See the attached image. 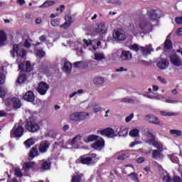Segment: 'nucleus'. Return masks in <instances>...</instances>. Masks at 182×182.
Instances as JSON below:
<instances>
[{
	"instance_id": "obj_32",
	"label": "nucleus",
	"mask_w": 182,
	"mask_h": 182,
	"mask_svg": "<svg viewBox=\"0 0 182 182\" xmlns=\"http://www.w3.org/2000/svg\"><path fill=\"white\" fill-rule=\"evenodd\" d=\"M50 168V162L49 161H44L40 167L41 171H45L46 170H49Z\"/></svg>"
},
{
	"instance_id": "obj_43",
	"label": "nucleus",
	"mask_w": 182,
	"mask_h": 182,
	"mask_svg": "<svg viewBox=\"0 0 182 182\" xmlns=\"http://www.w3.org/2000/svg\"><path fill=\"white\" fill-rule=\"evenodd\" d=\"M121 102L122 103H130L131 105H134L136 103V101H134V98H129V97H124L121 100Z\"/></svg>"
},
{
	"instance_id": "obj_60",
	"label": "nucleus",
	"mask_w": 182,
	"mask_h": 182,
	"mask_svg": "<svg viewBox=\"0 0 182 182\" xmlns=\"http://www.w3.org/2000/svg\"><path fill=\"white\" fill-rule=\"evenodd\" d=\"M133 117H134V114H130L129 116H128V117H126L125 122H126L127 123H129V122L132 121V119H133Z\"/></svg>"
},
{
	"instance_id": "obj_26",
	"label": "nucleus",
	"mask_w": 182,
	"mask_h": 182,
	"mask_svg": "<svg viewBox=\"0 0 182 182\" xmlns=\"http://www.w3.org/2000/svg\"><path fill=\"white\" fill-rule=\"evenodd\" d=\"M6 73V68L5 67L0 68V85L5 83V75Z\"/></svg>"
},
{
	"instance_id": "obj_62",
	"label": "nucleus",
	"mask_w": 182,
	"mask_h": 182,
	"mask_svg": "<svg viewBox=\"0 0 182 182\" xmlns=\"http://www.w3.org/2000/svg\"><path fill=\"white\" fill-rule=\"evenodd\" d=\"M175 22L178 25H182V17H176Z\"/></svg>"
},
{
	"instance_id": "obj_8",
	"label": "nucleus",
	"mask_w": 182,
	"mask_h": 182,
	"mask_svg": "<svg viewBox=\"0 0 182 182\" xmlns=\"http://www.w3.org/2000/svg\"><path fill=\"white\" fill-rule=\"evenodd\" d=\"M113 38L115 41H124V39H126V33L120 28L114 30L113 32Z\"/></svg>"
},
{
	"instance_id": "obj_46",
	"label": "nucleus",
	"mask_w": 182,
	"mask_h": 182,
	"mask_svg": "<svg viewBox=\"0 0 182 182\" xmlns=\"http://www.w3.org/2000/svg\"><path fill=\"white\" fill-rule=\"evenodd\" d=\"M26 80V74H21L18 76L17 79V83H23Z\"/></svg>"
},
{
	"instance_id": "obj_18",
	"label": "nucleus",
	"mask_w": 182,
	"mask_h": 182,
	"mask_svg": "<svg viewBox=\"0 0 182 182\" xmlns=\"http://www.w3.org/2000/svg\"><path fill=\"white\" fill-rule=\"evenodd\" d=\"M49 146L50 144L48 141H43L40 143L38 150L40 153H46L48 151V149H49Z\"/></svg>"
},
{
	"instance_id": "obj_33",
	"label": "nucleus",
	"mask_w": 182,
	"mask_h": 182,
	"mask_svg": "<svg viewBox=\"0 0 182 182\" xmlns=\"http://www.w3.org/2000/svg\"><path fill=\"white\" fill-rule=\"evenodd\" d=\"M6 42V33L1 31H0V46H4Z\"/></svg>"
},
{
	"instance_id": "obj_54",
	"label": "nucleus",
	"mask_w": 182,
	"mask_h": 182,
	"mask_svg": "<svg viewBox=\"0 0 182 182\" xmlns=\"http://www.w3.org/2000/svg\"><path fill=\"white\" fill-rule=\"evenodd\" d=\"M82 93H83V90H78L76 92H73L71 95H69V97L70 99L75 97V96H76V95H82Z\"/></svg>"
},
{
	"instance_id": "obj_39",
	"label": "nucleus",
	"mask_w": 182,
	"mask_h": 182,
	"mask_svg": "<svg viewBox=\"0 0 182 182\" xmlns=\"http://www.w3.org/2000/svg\"><path fill=\"white\" fill-rule=\"evenodd\" d=\"M33 144H35L34 138H30L24 141V145L27 149H29L31 146H33Z\"/></svg>"
},
{
	"instance_id": "obj_1",
	"label": "nucleus",
	"mask_w": 182,
	"mask_h": 182,
	"mask_svg": "<svg viewBox=\"0 0 182 182\" xmlns=\"http://www.w3.org/2000/svg\"><path fill=\"white\" fill-rule=\"evenodd\" d=\"M148 19L140 20L136 23V28L132 31V33L136 36L139 33V35H146V33H150L153 31V25L151 22H154L157 21L160 16L159 13L156 10L151 9L147 12Z\"/></svg>"
},
{
	"instance_id": "obj_56",
	"label": "nucleus",
	"mask_w": 182,
	"mask_h": 182,
	"mask_svg": "<svg viewBox=\"0 0 182 182\" xmlns=\"http://www.w3.org/2000/svg\"><path fill=\"white\" fill-rule=\"evenodd\" d=\"M46 55V53L43 51V50H38L37 51V56H39V58H43Z\"/></svg>"
},
{
	"instance_id": "obj_6",
	"label": "nucleus",
	"mask_w": 182,
	"mask_h": 182,
	"mask_svg": "<svg viewBox=\"0 0 182 182\" xmlns=\"http://www.w3.org/2000/svg\"><path fill=\"white\" fill-rule=\"evenodd\" d=\"M96 154H91L89 156H83L80 157V163L82 164H92L96 161Z\"/></svg>"
},
{
	"instance_id": "obj_44",
	"label": "nucleus",
	"mask_w": 182,
	"mask_h": 182,
	"mask_svg": "<svg viewBox=\"0 0 182 182\" xmlns=\"http://www.w3.org/2000/svg\"><path fill=\"white\" fill-rule=\"evenodd\" d=\"M129 157V153L127 152H122L117 156L118 160H124V159H127Z\"/></svg>"
},
{
	"instance_id": "obj_5",
	"label": "nucleus",
	"mask_w": 182,
	"mask_h": 182,
	"mask_svg": "<svg viewBox=\"0 0 182 182\" xmlns=\"http://www.w3.org/2000/svg\"><path fill=\"white\" fill-rule=\"evenodd\" d=\"M5 105L7 107H13L14 109H19L22 104L21 103V100L16 97H9L5 101Z\"/></svg>"
},
{
	"instance_id": "obj_31",
	"label": "nucleus",
	"mask_w": 182,
	"mask_h": 182,
	"mask_svg": "<svg viewBox=\"0 0 182 182\" xmlns=\"http://www.w3.org/2000/svg\"><path fill=\"white\" fill-rule=\"evenodd\" d=\"M162 102H165V103H171L172 105H176V103H178V101L177 100H175L174 98L171 97H164L161 100Z\"/></svg>"
},
{
	"instance_id": "obj_27",
	"label": "nucleus",
	"mask_w": 182,
	"mask_h": 182,
	"mask_svg": "<svg viewBox=\"0 0 182 182\" xmlns=\"http://www.w3.org/2000/svg\"><path fill=\"white\" fill-rule=\"evenodd\" d=\"M88 108H92L95 113H97V112H100V110H102V107H100V105L96 102H90L88 105Z\"/></svg>"
},
{
	"instance_id": "obj_19",
	"label": "nucleus",
	"mask_w": 182,
	"mask_h": 182,
	"mask_svg": "<svg viewBox=\"0 0 182 182\" xmlns=\"http://www.w3.org/2000/svg\"><path fill=\"white\" fill-rule=\"evenodd\" d=\"M23 99L26 102H30V103H33L35 102V94L32 91H28L23 96Z\"/></svg>"
},
{
	"instance_id": "obj_14",
	"label": "nucleus",
	"mask_w": 182,
	"mask_h": 182,
	"mask_svg": "<svg viewBox=\"0 0 182 182\" xmlns=\"http://www.w3.org/2000/svg\"><path fill=\"white\" fill-rule=\"evenodd\" d=\"M170 62L174 66H181L182 65L181 58L178 57L176 53L170 55Z\"/></svg>"
},
{
	"instance_id": "obj_53",
	"label": "nucleus",
	"mask_w": 182,
	"mask_h": 182,
	"mask_svg": "<svg viewBox=\"0 0 182 182\" xmlns=\"http://www.w3.org/2000/svg\"><path fill=\"white\" fill-rule=\"evenodd\" d=\"M83 43H84V48H87L90 46V45H93V41L90 40L84 39Z\"/></svg>"
},
{
	"instance_id": "obj_35",
	"label": "nucleus",
	"mask_w": 182,
	"mask_h": 182,
	"mask_svg": "<svg viewBox=\"0 0 182 182\" xmlns=\"http://www.w3.org/2000/svg\"><path fill=\"white\" fill-rule=\"evenodd\" d=\"M39 152L38 151V149L33 147L29 153V157L30 159H35V157H37L38 156Z\"/></svg>"
},
{
	"instance_id": "obj_2",
	"label": "nucleus",
	"mask_w": 182,
	"mask_h": 182,
	"mask_svg": "<svg viewBox=\"0 0 182 182\" xmlns=\"http://www.w3.org/2000/svg\"><path fill=\"white\" fill-rule=\"evenodd\" d=\"M145 142L150 146H154L156 149H158L160 151H163V144L156 140V136L153 134V132L148 131L146 134Z\"/></svg>"
},
{
	"instance_id": "obj_57",
	"label": "nucleus",
	"mask_w": 182,
	"mask_h": 182,
	"mask_svg": "<svg viewBox=\"0 0 182 182\" xmlns=\"http://www.w3.org/2000/svg\"><path fill=\"white\" fill-rule=\"evenodd\" d=\"M80 176H74L72 178L73 182H80Z\"/></svg>"
},
{
	"instance_id": "obj_63",
	"label": "nucleus",
	"mask_w": 182,
	"mask_h": 182,
	"mask_svg": "<svg viewBox=\"0 0 182 182\" xmlns=\"http://www.w3.org/2000/svg\"><path fill=\"white\" fill-rule=\"evenodd\" d=\"M157 80L161 82V83H163V85H166L167 83V81L162 77H158Z\"/></svg>"
},
{
	"instance_id": "obj_40",
	"label": "nucleus",
	"mask_w": 182,
	"mask_h": 182,
	"mask_svg": "<svg viewBox=\"0 0 182 182\" xmlns=\"http://www.w3.org/2000/svg\"><path fill=\"white\" fill-rule=\"evenodd\" d=\"M128 177L132 180V181L139 182L140 180H139V175L137 173L133 172L129 174H128Z\"/></svg>"
},
{
	"instance_id": "obj_61",
	"label": "nucleus",
	"mask_w": 182,
	"mask_h": 182,
	"mask_svg": "<svg viewBox=\"0 0 182 182\" xmlns=\"http://www.w3.org/2000/svg\"><path fill=\"white\" fill-rule=\"evenodd\" d=\"M168 156L173 163H176V161H177V158H176V155H168Z\"/></svg>"
},
{
	"instance_id": "obj_41",
	"label": "nucleus",
	"mask_w": 182,
	"mask_h": 182,
	"mask_svg": "<svg viewBox=\"0 0 182 182\" xmlns=\"http://www.w3.org/2000/svg\"><path fill=\"white\" fill-rule=\"evenodd\" d=\"M53 5H55L54 1H46L39 8H49V6H52Z\"/></svg>"
},
{
	"instance_id": "obj_38",
	"label": "nucleus",
	"mask_w": 182,
	"mask_h": 182,
	"mask_svg": "<svg viewBox=\"0 0 182 182\" xmlns=\"http://www.w3.org/2000/svg\"><path fill=\"white\" fill-rule=\"evenodd\" d=\"M170 134H171V136H173V137H181L182 132L181 130L178 129H171L170 131Z\"/></svg>"
},
{
	"instance_id": "obj_55",
	"label": "nucleus",
	"mask_w": 182,
	"mask_h": 182,
	"mask_svg": "<svg viewBox=\"0 0 182 182\" xmlns=\"http://www.w3.org/2000/svg\"><path fill=\"white\" fill-rule=\"evenodd\" d=\"M65 22L70 25H72L73 23V18L69 15L65 16Z\"/></svg>"
},
{
	"instance_id": "obj_7",
	"label": "nucleus",
	"mask_w": 182,
	"mask_h": 182,
	"mask_svg": "<svg viewBox=\"0 0 182 182\" xmlns=\"http://www.w3.org/2000/svg\"><path fill=\"white\" fill-rule=\"evenodd\" d=\"M23 134V127L22 125L15 126L11 132V137H22Z\"/></svg>"
},
{
	"instance_id": "obj_17",
	"label": "nucleus",
	"mask_w": 182,
	"mask_h": 182,
	"mask_svg": "<svg viewBox=\"0 0 182 182\" xmlns=\"http://www.w3.org/2000/svg\"><path fill=\"white\" fill-rule=\"evenodd\" d=\"M117 136H119L120 137H126L127 134L129 133V129L126 128V127H121L116 128Z\"/></svg>"
},
{
	"instance_id": "obj_13",
	"label": "nucleus",
	"mask_w": 182,
	"mask_h": 182,
	"mask_svg": "<svg viewBox=\"0 0 182 182\" xmlns=\"http://www.w3.org/2000/svg\"><path fill=\"white\" fill-rule=\"evenodd\" d=\"M48 89L49 85L45 82H41L37 87L38 93L41 95H46V92H48Z\"/></svg>"
},
{
	"instance_id": "obj_64",
	"label": "nucleus",
	"mask_w": 182,
	"mask_h": 182,
	"mask_svg": "<svg viewBox=\"0 0 182 182\" xmlns=\"http://www.w3.org/2000/svg\"><path fill=\"white\" fill-rule=\"evenodd\" d=\"M176 35L178 36H182V28H178L176 30Z\"/></svg>"
},
{
	"instance_id": "obj_51",
	"label": "nucleus",
	"mask_w": 182,
	"mask_h": 182,
	"mask_svg": "<svg viewBox=\"0 0 182 182\" xmlns=\"http://www.w3.org/2000/svg\"><path fill=\"white\" fill-rule=\"evenodd\" d=\"M14 174L15 176H16V177H22V176H23V174L22 173V171H21V169H19L18 168H16L14 169Z\"/></svg>"
},
{
	"instance_id": "obj_3",
	"label": "nucleus",
	"mask_w": 182,
	"mask_h": 182,
	"mask_svg": "<svg viewBox=\"0 0 182 182\" xmlns=\"http://www.w3.org/2000/svg\"><path fill=\"white\" fill-rule=\"evenodd\" d=\"M25 129L30 133H38L41 130V125L36 121H29L25 124Z\"/></svg>"
},
{
	"instance_id": "obj_45",
	"label": "nucleus",
	"mask_w": 182,
	"mask_h": 182,
	"mask_svg": "<svg viewBox=\"0 0 182 182\" xmlns=\"http://www.w3.org/2000/svg\"><path fill=\"white\" fill-rule=\"evenodd\" d=\"M70 120H73V122H79V116L78 112H74L70 114Z\"/></svg>"
},
{
	"instance_id": "obj_50",
	"label": "nucleus",
	"mask_w": 182,
	"mask_h": 182,
	"mask_svg": "<svg viewBox=\"0 0 182 182\" xmlns=\"http://www.w3.org/2000/svg\"><path fill=\"white\" fill-rule=\"evenodd\" d=\"M165 48L166 49H171L172 48L171 41L168 39V37L165 41Z\"/></svg>"
},
{
	"instance_id": "obj_47",
	"label": "nucleus",
	"mask_w": 182,
	"mask_h": 182,
	"mask_svg": "<svg viewBox=\"0 0 182 182\" xmlns=\"http://www.w3.org/2000/svg\"><path fill=\"white\" fill-rule=\"evenodd\" d=\"M130 49L134 52H139V50L141 51V46H139L137 44H132L130 46Z\"/></svg>"
},
{
	"instance_id": "obj_10",
	"label": "nucleus",
	"mask_w": 182,
	"mask_h": 182,
	"mask_svg": "<svg viewBox=\"0 0 182 182\" xmlns=\"http://www.w3.org/2000/svg\"><path fill=\"white\" fill-rule=\"evenodd\" d=\"M143 96L147 97L148 99H155L156 100H161V99H164V96L160 94H151V88L148 89V92H144Z\"/></svg>"
},
{
	"instance_id": "obj_11",
	"label": "nucleus",
	"mask_w": 182,
	"mask_h": 182,
	"mask_svg": "<svg viewBox=\"0 0 182 182\" xmlns=\"http://www.w3.org/2000/svg\"><path fill=\"white\" fill-rule=\"evenodd\" d=\"M19 70H23V72H31L32 71V65H31V62L24 61L20 64H18Z\"/></svg>"
},
{
	"instance_id": "obj_9",
	"label": "nucleus",
	"mask_w": 182,
	"mask_h": 182,
	"mask_svg": "<svg viewBox=\"0 0 182 182\" xmlns=\"http://www.w3.org/2000/svg\"><path fill=\"white\" fill-rule=\"evenodd\" d=\"M100 134H102V136H106L107 137H111L112 139H113V137H117L116 129L114 132V129L112 128H107L105 129H102V131H100Z\"/></svg>"
},
{
	"instance_id": "obj_59",
	"label": "nucleus",
	"mask_w": 182,
	"mask_h": 182,
	"mask_svg": "<svg viewBox=\"0 0 182 182\" xmlns=\"http://www.w3.org/2000/svg\"><path fill=\"white\" fill-rule=\"evenodd\" d=\"M65 5H61L58 8L56 9L57 12H60V14H62L63 11H65Z\"/></svg>"
},
{
	"instance_id": "obj_4",
	"label": "nucleus",
	"mask_w": 182,
	"mask_h": 182,
	"mask_svg": "<svg viewBox=\"0 0 182 182\" xmlns=\"http://www.w3.org/2000/svg\"><path fill=\"white\" fill-rule=\"evenodd\" d=\"M11 53H13V58H15V55L18 56L16 60L18 63H19V58L22 59L26 56V51L23 49H19V46L16 44L14 45Z\"/></svg>"
},
{
	"instance_id": "obj_21",
	"label": "nucleus",
	"mask_w": 182,
	"mask_h": 182,
	"mask_svg": "<svg viewBox=\"0 0 182 182\" xmlns=\"http://www.w3.org/2000/svg\"><path fill=\"white\" fill-rule=\"evenodd\" d=\"M161 176L164 182H171V176L164 169L160 171Z\"/></svg>"
},
{
	"instance_id": "obj_15",
	"label": "nucleus",
	"mask_w": 182,
	"mask_h": 182,
	"mask_svg": "<svg viewBox=\"0 0 182 182\" xmlns=\"http://www.w3.org/2000/svg\"><path fill=\"white\" fill-rule=\"evenodd\" d=\"M151 52H154V48H153L151 44L145 46L144 47L141 46V53L144 56H147V55H150Z\"/></svg>"
},
{
	"instance_id": "obj_30",
	"label": "nucleus",
	"mask_w": 182,
	"mask_h": 182,
	"mask_svg": "<svg viewBox=\"0 0 182 182\" xmlns=\"http://www.w3.org/2000/svg\"><path fill=\"white\" fill-rule=\"evenodd\" d=\"M82 139V136L77 135L75 136L71 141H69V144H71V146H76L78 144L79 141Z\"/></svg>"
},
{
	"instance_id": "obj_37",
	"label": "nucleus",
	"mask_w": 182,
	"mask_h": 182,
	"mask_svg": "<svg viewBox=\"0 0 182 182\" xmlns=\"http://www.w3.org/2000/svg\"><path fill=\"white\" fill-rule=\"evenodd\" d=\"M163 154L160 151V150H154L152 152V157L155 160H157V159H161L163 157Z\"/></svg>"
},
{
	"instance_id": "obj_36",
	"label": "nucleus",
	"mask_w": 182,
	"mask_h": 182,
	"mask_svg": "<svg viewBox=\"0 0 182 182\" xmlns=\"http://www.w3.org/2000/svg\"><path fill=\"white\" fill-rule=\"evenodd\" d=\"M86 117H89L88 112H78V122H82V120H85Z\"/></svg>"
},
{
	"instance_id": "obj_23",
	"label": "nucleus",
	"mask_w": 182,
	"mask_h": 182,
	"mask_svg": "<svg viewBox=\"0 0 182 182\" xmlns=\"http://www.w3.org/2000/svg\"><path fill=\"white\" fill-rule=\"evenodd\" d=\"M92 59L100 62L102 60H105V59H106V56L105 55V53L102 52H95L94 53V58H92Z\"/></svg>"
},
{
	"instance_id": "obj_58",
	"label": "nucleus",
	"mask_w": 182,
	"mask_h": 182,
	"mask_svg": "<svg viewBox=\"0 0 182 182\" xmlns=\"http://www.w3.org/2000/svg\"><path fill=\"white\" fill-rule=\"evenodd\" d=\"M70 27V24L68 23H66V21L60 26V28H63V29H69Z\"/></svg>"
},
{
	"instance_id": "obj_20",
	"label": "nucleus",
	"mask_w": 182,
	"mask_h": 182,
	"mask_svg": "<svg viewBox=\"0 0 182 182\" xmlns=\"http://www.w3.org/2000/svg\"><path fill=\"white\" fill-rule=\"evenodd\" d=\"M95 32L98 35H105L107 32V27L105 23H100L98 25L97 28H95Z\"/></svg>"
},
{
	"instance_id": "obj_48",
	"label": "nucleus",
	"mask_w": 182,
	"mask_h": 182,
	"mask_svg": "<svg viewBox=\"0 0 182 182\" xmlns=\"http://www.w3.org/2000/svg\"><path fill=\"white\" fill-rule=\"evenodd\" d=\"M161 114L162 116H177V113L170 112H167V111H161Z\"/></svg>"
},
{
	"instance_id": "obj_25",
	"label": "nucleus",
	"mask_w": 182,
	"mask_h": 182,
	"mask_svg": "<svg viewBox=\"0 0 182 182\" xmlns=\"http://www.w3.org/2000/svg\"><path fill=\"white\" fill-rule=\"evenodd\" d=\"M63 70L67 75L70 74L72 72V64L70 62H65L63 65Z\"/></svg>"
},
{
	"instance_id": "obj_42",
	"label": "nucleus",
	"mask_w": 182,
	"mask_h": 182,
	"mask_svg": "<svg viewBox=\"0 0 182 182\" xmlns=\"http://www.w3.org/2000/svg\"><path fill=\"white\" fill-rule=\"evenodd\" d=\"M139 131L136 128H133L129 132V136L131 137H139Z\"/></svg>"
},
{
	"instance_id": "obj_24",
	"label": "nucleus",
	"mask_w": 182,
	"mask_h": 182,
	"mask_svg": "<svg viewBox=\"0 0 182 182\" xmlns=\"http://www.w3.org/2000/svg\"><path fill=\"white\" fill-rule=\"evenodd\" d=\"M168 61H167V60L166 59H162L159 60L157 63L158 68L161 70L167 69V68H168Z\"/></svg>"
},
{
	"instance_id": "obj_34",
	"label": "nucleus",
	"mask_w": 182,
	"mask_h": 182,
	"mask_svg": "<svg viewBox=\"0 0 182 182\" xmlns=\"http://www.w3.org/2000/svg\"><path fill=\"white\" fill-rule=\"evenodd\" d=\"M93 83L95 85H103L105 83V78L100 76L95 77L93 78Z\"/></svg>"
},
{
	"instance_id": "obj_16",
	"label": "nucleus",
	"mask_w": 182,
	"mask_h": 182,
	"mask_svg": "<svg viewBox=\"0 0 182 182\" xmlns=\"http://www.w3.org/2000/svg\"><path fill=\"white\" fill-rule=\"evenodd\" d=\"M146 122H149V123H152L154 124H160V126H163V124L160 123V119H159V118H157V117L154 115H146Z\"/></svg>"
},
{
	"instance_id": "obj_28",
	"label": "nucleus",
	"mask_w": 182,
	"mask_h": 182,
	"mask_svg": "<svg viewBox=\"0 0 182 182\" xmlns=\"http://www.w3.org/2000/svg\"><path fill=\"white\" fill-rule=\"evenodd\" d=\"M99 138H100V136H98L97 135L92 134L88 136L84 137L83 140L85 143H90L92 141H97Z\"/></svg>"
},
{
	"instance_id": "obj_52",
	"label": "nucleus",
	"mask_w": 182,
	"mask_h": 182,
	"mask_svg": "<svg viewBox=\"0 0 182 182\" xmlns=\"http://www.w3.org/2000/svg\"><path fill=\"white\" fill-rule=\"evenodd\" d=\"M50 23L54 28H56L59 26V23H60V21L58 19H53L51 20Z\"/></svg>"
},
{
	"instance_id": "obj_22",
	"label": "nucleus",
	"mask_w": 182,
	"mask_h": 182,
	"mask_svg": "<svg viewBox=\"0 0 182 182\" xmlns=\"http://www.w3.org/2000/svg\"><path fill=\"white\" fill-rule=\"evenodd\" d=\"M132 53L129 50H123L120 55V59L122 60H132Z\"/></svg>"
},
{
	"instance_id": "obj_49",
	"label": "nucleus",
	"mask_w": 182,
	"mask_h": 182,
	"mask_svg": "<svg viewBox=\"0 0 182 182\" xmlns=\"http://www.w3.org/2000/svg\"><path fill=\"white\" fill-rule=\"evenodd\" d=\"M6 92H8L6 88L0 87V97H1V99L6 95Z\"/></svg>"
},
{
	"instance_id": "obj_29",
	"label": "nucleus",
	"mask_w": 182,
	"mask_h": 182,
	"mask_svg": "<svg viewBox=\"0 0 182 182\" xmlns=\"http://www.w3.org/2000/svg\"><path fill=\"white\" fill-rule=\"evenodd\" d=\"M35 166V162H27L23 166V168L26 173H29V170Z\"/></svg>"
},
{
	"instance_id": "obj_12",
	"label": "nucleus",
	"mask_w": 182,
	"mask_h": 182,
	"mask_svg": "<svg viewBox=\"0 0 182 182\" xmlns=\"http://www.w3.org/2000/svg\"><path fill=\"white\" fill-rule=\"evenodd\" d=\"M92 149H95V150L100 151V150L105 147V139L100 136V138H98L97 141L92 144Z\"/></svg>"
}]
</instances>
